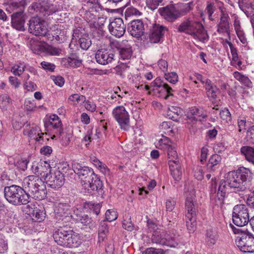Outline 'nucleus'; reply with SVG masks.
Listing matches in <instances>:
<instances>
[{
  "label": "nucleus",
  "mask_w": 254,
  "mask_h": 254,
  "mask_svg": "<svg viewBox=\"0 0 254 254\" xmlns=\"http://www.w3.org/2000/svg\"><path fill=\"white\" fill-rule=\"evenodd\" d=\"M140 12L139 10L133 7H129L127 9L125 12L126 17L130 16L131 15H140Z\"/></svg>",
  "instance_id": "338daca9"
},
{
  "label": "nucleus",
  "mask_w": 254,
  "mask_h": 254,
  "mask_svg": "<svg viewBox=\"0 0 254 254\" xmlns=\"http://www.w3.org/2000/svg\"><path fill=\"white\" fill-rule=\"evenodd\" d=\"M168 29L162 25L155 24L149 35V40L151 43H157L163 41L164 36Z\"/></svg>",
  "instance_id": "a211bd4d"
},
{
  "label": "nucleus",
  "mask_w": 254,
  "mask_h": 254,
  "mask_svg": "<svg viewBox=\"0 0 254 254\" xmlns=\"http://www.w3.org/2000/svg\"><path fill=\"white\" fill-rule=\"evenodd\" d=\"M160 129L164 133L172 132L173 130L172 122L170 121L163 122L160 126Z\"/></svg>",
  "instance_id": "603ef678"
},
{
  "label": "nucleus",
  "mask_w": 254,
  "mask_h": 254,
  "mask_svg": "<svg viewBox=\"0 0 254 254\" xmlns=\"http://www.w3.org/2000/svg\"><path fill=\"white\" fill-rule=\"evenodd\" d=\"M70 207L68 203L60 202L56 206L55 211L59 216H66L69 213Z\"/></svg>",
  "instance_id": "473e14b6"
},
{
  "label": "nucleus",
  "mask_w": 254,
  "mask_h": 254,
  "mask_svg": "<svg viewBox=\"0 0 254 254\" xmlns=\"http://www.w3.org/2000/svg\"><path fill=\"white\" fill-rule=\"evenodd\" d=\"M106 219L109 222L115 220L118 217L117 212L114 210H108L105 213Z\"/></svg>",
  "instance_id": "5fc2aeb1"
},
{
  "label": "nucleus",
  "mask_w": 254,
  "mask_h": 254,
  "mask_svg": "<svg viewBox=\"0 0 254 254\" xmlns=\"http://www.w3.org/2000/svg\"><path fill=\"white\" fill-rule=\"evenodd\" d=\"M222 9L218 5L217 1H207L206 6L205 9V13L207 15L208 19L211 21H214L218 16V11Z\"/></svg>",
  "instance_id": "bb28decb"
},
{
  "label": "nucleus",
  "mask_w": 254,
  "mask_h": 254,
  "mask_svg": "<svg viewBox=\"0 0 254 254\" xmlns=\"http://www.w3.org/2000/svg\"><path fill=\"white\" fill-rule=\"evenodd\" d=\"M220 116L221 118L223 120H230L231 118V114L229 110L227 108H224L220 112Z\"/></svg>",
  "instance_id": "69168bd1"
},
{
  "label": "nucleus",
  "mask_w": 254,
  "mask_h": 254,
  "mask_svg": "<svg viewBox=\"0 0 254 254\" xmlns=\"http://www.w3.org/2000/svg\"><path fill=\"white\" fill-rule=\"evenodd\" d=\"M166 79L169 82L175 84L178 80V76L176 72H171L165 75Z\"/></svg>",
  "instance_id": "4d7b16f0"
},
{
  "label": "nucleus",
  "mask_w": 254,
  "mask_h": 254,
  "mask_svg": "<svg viewBox=\"0 0 254 254\" xmlns=\"http://www.w3.org/2000/svg\"><path fill=\"white\" fill-rule=\"evenodd\" d=\"M178 31L191 35L194 38L204 42L208 36L203 25L198 22L187 20L182 23L178 27Z\"/></svg>",
  "instance_id": "20e7f679"
},
{
  "label": "nucleus",
  "mask_w": 254,
  "mask_h": 254,
  "mask_svg": "<svg viewBox=\"0 0 254 254\" xmlns=\"http://www.w3.org/2000/svg\"><path fill=\"white\" fill-rule=\"evenodd\" d=\"M169 139L168 138L161 139L156 143V146L159 149L166 150L169 160H178V154L175 148L169 144Z\"/></svg>",
  "instance_id": "412c9836"
},
{
  "label": "nucleus",
  "mask_w": 254,
  "mask_h": 254,
  "mask_svg": "<svg viewBox=\"0 0 254 254\" xmlns=\"http://www.w3.org/2000/svg\"><path fill=\"white\" fill-rule=\"evenodd\" d=\"M158 12L164 19L171 22L174 21L178 18L181 17L178 7L173 4L160 8L158 9Z\"/></svg>",
  "instance_id": "dca6fc26"
},
{
  "label": "nucleus",
  "mask_w": 254,
  "mask_h": 254,
  "mask_svg": "<svg viewBox=\"0 0 254 254\" xmlns=\"http://www.w3.org/2000/svg\"><path fill=\"white\" fill-rule=\"evenodd\" d=\"M59 132L60 135V137L63 141V143H64L65 145L68 144L70 141V138L71 137V134L70 133H67L61 131V129L59 130Z\"/></svg>",
  "instance_id": "bf43d9fd"
},
{
  "label": "nucleus",
  "mask_w": 254,
  "mask_h": 254,
  "mask_svg": "<svg viewBox=\"0 0 254 254\" xmlns=\"http://www.w3.org/2000/svg\"><path fill=\"white\" fill-rule=\"evenodd\" d=\"M32 172L38 177L41 176V178L45 179L51 170L50 165L43 161L40 163L34 162L31 166Z\"/></svg>",
  "instance_id": "b1692460"
},
{
  "label": "nucleus",
  "mask_w": 254,
  "mask_h": 254,
  "mask_svg": "<svg viewBox=\"0 0 254 254\" xmlns=\"http://www.w3.org/2000/svg\"><path fill=\"white\" fill-rule=\"evenodd\" d=\"M144 24L139 19L132 20L127 26V31L134 37L139 38L144 34Z\"/></svg>",
  "instance_id": "6ab92c4d"
},
{
  "label": "nucleus",
  "mask_w": 254,
  "mask_h": 254,
  "mask_svg": "<svg viewBox=\"0 0 254 254\" xmlns=\"http://www.w3.org/2000/svg\"><path fill=\"white\" fill-rule=\"evenodd\" d=\"M20 8V9H23V7L21 4L18 2L14 1L8 4L6 6V9L7 11L11 13L14 10Z\"/></svg>",
  "instance_id": "864d4df0"
},
{
  "label": "nucleus",
  "mask_w": 254,
  "mask_h": 254,
  "mask_svg": "<svg viewBox=\"0 0 254 254\" xmlns=\"http://www.w3.org/2000/svg\"><path fill=\"white\" fill-rule=\"evenodd\" d=\"M179 236V234L175 229H173L168 232L161 229L154 232L151 241L153 243L174 247L176 244H178Z\"/></svg>",
  "instance_id": "423d86ee"
},
{
  "label": "nucleus",
  "mask_w": 254,
  "mask_h": 254,
  "mask_svg": "<svg viewBox=\"0 0 254 254\" xmlns=\"http://www.w3.org/2000/svg\"><path fill=\"white\" fill-rule=\"evenodd\" d=\"M230 17L227 12L223 9H221V15L220 21L217 24V32L219 33H226L228 36L229 40L230 37Z\"/></svg>",
  "instance_id": "5701e85b"
},
{
  "label": "nucleus",
  "mask_w": 254,
  "mask_h": 254,
  "mask_svg": "<svg viewBox=\"0 0 254 254\" xmlns=\"http://www.w3.org/2000/svg\"><path fill=\"white\" fill-rule=\"evenodd\" d=\"M32 219L35 222H41L45 218V213L38 208H34L31 214Z\"/></svg>",
  "instance_id": "a19ab883"
},
{
  "label": "nucleus",
  "mask_w": 254,
  "mask_h": 254,
  "mask_svg": "<svg viewBox=\"0 0 254 254\" xmlns=\"http://www.w3.org/2000/svg\"><path fill=\"white\" fill-rule=\"evenodd\" d=\"M40 128L38 127L35 126L32 127L30 130H26L25 134H27L30 138H33L37 134L39 135Z\"/></svg>",
  "instance_id": "052dcab7"
},
{
  "label": "nucleus",
  "mask_w": 254,
  "mask_h": 254,
  "mask_svg": "<svg viewBox=\"0 0 254 254\" xmlns=\"http://www.w3.org/2000/svg\"><path fill=\"white\" fill-rule=\"evenodd\" d=\"M163 1V0H146V4L149 8L154 10Z\"/></svg>",
  "instance_id": "13d9d810"
},
{
  "label": "nucleus",
  "mask_w": 254,
  "mask_h": 254,
  "mask_svg": "<svg viewBox=\"0 0 254 254\" xmlns=\"http://www.w3.org/2000/svg\"><path fill=\"white\" fill-rule=\"evenodd\" d=\"M51 35L57 42H61L64 37V31L61 28V26L55 25L53 27Z\"/></svg>",
  "instance_id": "c9c22d12"
},
{
  "label": "nucleus",
  "mask_w": 254,
  "mask_h": 254,
  "mask_svg": "<svg viewBox=\"0 0 254 254\" xmlns=\"http://www.w3.org/2000/svg\"><path fill=\"white\" fill-rule=\"evenodd\" d=\"M66 61L67 65L73 67H79L82 64V60L77 59L75 56L68 57Z\"/></svg>",
  "instance_id": "de8ad7c7"
},
{
  "label": "nucleus",
  "mask_w": 254,
  "mask_h": 254,
  "mask_svg": "<svg viewBox=\"0 0 254 254\" xmlns=\"http://www.w3.org/2000/svg\"><path fill=\"white\" fill-rule=\"evenodd\" d=\"M123 227L124 229L129 231H131L133 230L134 225L130 220V218L124 220Z\"/></svg>",
  "instance_id": "0e129e2a"
},
{
  "label": "nucleus",
  "mask_w": 254,
  "mask_h": 254,
  "mask_svg": "<svg viewBox=\"0 0 254 254\" xmlns=\"http://www.w3.org/2000/svg\"><path fill=\"white\" fill-rule=\"evenodd\" d=\"M168 163L171 175L174 181L179 182L182 179V175L180 161L179 160H169Z\"/></svg>",
  "instance_id": "a878e982"
},
{
  "label": "nucleus",
  "mask_w": 254,
  "mask_h": 254,
  "mask_svg": "<svg viewBox=\"0 0 254 254\" xmlns=\"http://www.w3.org/2000/svg\"><path fill=\"white\" fill-rule=\"evenodd\" d=\"M235 243L242 252L254 253V235L252 233L248 231L242 233L236 238Z\"/></svg>",
  "instance_id": "6e6552de"
},
{
  "label": "nucleus",
  "mask_w": 254,
  "mask_h": 254,
  "mask_svg": "<svg viewBox=\"0 0 254 254\" xmlns=\"http://www.w3.org/2000/svg\"><path fill=\"white\" fill-rule=\"evenodd\" d=\"M218 239L216 231L213 229H207L206 233L205 242L209 246L214 245Z\"/></svg>",
  "instance_id": "72a5a7b5"
},
{
  "label": "nucleus",
  "mask_w": 254,
  "mask_h": 254,
  "mask_svg": "<svg viewBox=\"0 0 254 254\" xmlns=\"http://www.w3.org/2000/svg\"><path fill=\"white\" fill-rule=\"evenodd\" d=\"M22 188L25 192L35 199L42 200L47 194L46 185L42 179L37 176L29 175L24 178Z\"/></svg>",
  "instance_id": "f03ea898"
},
{
  "label": "nucleus",
  "mask_w": 254,
  "mask_h": 254,
  "mask_svg": "<svg viewBox=\"0 0 254 254\" xmlns=\"http://www.w3.org/2000/svg\"><path fill=\"white\" fill-rule=\"evenodd\" d=\"M232 220L233 223L239 227L244 226L250 222L247 206L244 204L235 205L233 209Z\"/></svg>",
  "instance_id": "1a4fd4ad"
},
{
  "label": "nucleus",
  "mask_w": 254,
  "mask_h": 254,
  "mask_svg": "<svg viewBox=\"0 0 254 254\" xmlns=\"http://www.w3.org/2000/svg\"><path fill=\"white\" fill-rule=\"evenodd\" d=\"M45 180L48 186L54 189L62 187L64 183V174L59 170H51Z\"/></svg>",
  "instance_id": "ddd939ff"
},
{
  "label": "nucleus",
  "mask_w": 254,
  "mask_h": 254,
  "mask_svg": "<svg viewBox=\"0 0 254 254\" xmlns=\"http://www.w3.org/2000/svg\"><path fill=\"white\" fill-rule=\"evenodd\" d=\"M108 29L112 35L117 38H120L125 34L126 25L122 18H117L110 23Z\"/></svg>",
  "instance_id": "f3484780"
},
{
  "label": "nucleus",
  "mask_w": 254,
  "mask_h": 254,
  "mask_svg": "<svg viewBox=\"0 0 254 254\" xmlns=\"http://www.w3.org/2000/svg\"><path fill=\"white\" fill-rule=\"evenodd\" d=\"M90 161L92 164L103 173L106 174L107 172H109V170L107 168V166L101 162L96 157L93 156L91 157Z\"/></svg>",
  "instance_id": "ea45409f"
},
{
  "label": "nucleus",
  "mask_w": 254,
  "mask_h": 254,
  "mask_svg": "<svg viewBox=\"0 0 254 254\" xmlns=\"http://www.w3.org/2000/svg\"><path fill=\"white\" fill-rule=\"evenodd\" d=\"M194 197L192 195L189 197L186 195L185 207L187 211L186 214V222L187 229L190 233L194 232L196 228V211L193 200Z\"/></svg>",
  "instance_id": "0eeeda50"
},
{
  "label": "nucleus",
  "mask_w": 254,
  "mask_h": 254,
  "mask_svg": "<svg viewBox=\"0 0 254 254\" xmlns=\"http://www.w3.org/2000/svg\"><path fill=\"white\" fill-rule=\"evenodd\" d=\"M112 114L121 129L124 130L129 129V116L124 106H118L114 108L112 111Z\"/></svg>",
  "instance_id": "9b49d317"
},
{
  "label": "nucleus",
  "mask_w": 254,
  "mask_h": 254,
  "mask_svg": "<svg viewBox=\"0 0 254 254\" xmlns=\"http://www.w3.org/2000/svg\"><path fill=\"white\" fill-rule=\"evenodd\" d=\"M72 167L74 172L78 175L83 184L95 174L92 169L82 166L77 162L73 163Z\"/></svg>",
  "instance_id": "4468645a"
},
{
  "label": "nucleus",
  "mask_w": 254,
  "mask_h": 254,
  "mask_svg": "<svg viewBox=\"0 0 254 254\" xmlns=\"http://www.w3.org/2000/svg\"><path fill=\"white\" fill-rule=\"evenodd\" d=\"M119 50L121 58L123 60H128L131 57L132 52L130 46L121 48Z\"/></svg>",
  "instance_id": "a18cd8bd"
},
{
  "label": "nucleus",
  "mask_w": 254,
  "mask_h": 254,
  "mask_svg": "<svg viewBox=\"0 0 254 254\" xmlns=\"http://www.w3.org/2000/svg\"><path fill=\"white\" fill-rule=\"evenodd\" d=\"M53 237L58 245L63 247H76L80 243L79 237L76 234L63 228L56 231Z\"/></svg>",
  "instance_id": "39448f33"
},
{
  "label": "nucleus",
  "mask_w": 254,
  "mask_h": 254,
  "mask_svg": "<svg viewBox=\"0 0 254 254\" xmlns=\"http://www.w3.org/2000/svg\"><path fill=\"white\" fill-rule=\"evenodd\" d=\"M252 178L251 171L245 167H241L236 171L228 173L226 179L228 187L234 192L243 191L247 188V183Z\"/></svg>",
  "instance_id": "f257e3e1"
},
{
  "label": "nucleus",
  "mask_w": 254,
  "mask_h": 254,
  "mask_svg": "<svg viewBox=\"0 0 254 254\" xmlns=\"http://www.w3.org/2000/svg\"><path fill=\"white\" fill-rule=\"evenodd\" d=\"M32 8L36 12H39L42 15L46 17L60 11L62 8V6L59 4H54L48 2L42 1L33 3Z\"/></svg>",
  "instance_id": "f8f14e48"
},
{
  "label": "nucleus",
  "mask_w": 254,
  "mask_h": 254,
  "mask_svg": "<svg viewBox=\"0 0 254 254\" xmlns=\"http://www.w3.org/2000/svg\"><path fill=\"white\" fill-rule=\"evenodd\" d=\"M41 65L44 69L51 72L53 71L56 67L54 64L46 61L42 62Z\"/></svg>",
  "instance_id": "e2e57ef3"
},
{
  "label": "nucleus",
  "mask_w": 254,
  "mask_h": 254,
  "mask_svg": "<svg viewBox=\"0 0 254 254\" xmlns=\"http://www.w3.org/2000/svg\"><path fill=\"white\" fill-rule=\"evenodd\" d=\"M28 24L29 32L36 36H44L48 32L45 21L39 17H32Z\"/></svg>",
  "instance_id": "9d476101"
},
{
  "label": "nucleus",
  "mask_w": 254,
  "mask_h": 254,
  "mask_svg": "<svg viewBox=\"0 0 254 254\" xmlns=\"http://www.w3.org/2000/svg\"><path fill=\"white\" fill-rule=\"evenodd\" d=\"M221 160L222 158L220 155L216 154L212 155L207 164L206 168L207 171L210 172L215 171L218 168V165Z\"/></svg>",
  "instance_id": "7c9ffc66"
},
{
  "label": "nucleus",
  "mask_w": 254,
  "mask_h": 254,
  "mask_svg": "<svg viewBox=\"0 0 254 254\" xmlns=\"http://www.w3.org/2000/svg\"><path fill=\"white\" fill-rule=\"evenodd\" d=\"M142 254H163V250L161 249L150 248L147 249Z\"/></svg>",
  "instance_id": "774afa93"
},
{
  "label": "nucleus",
  "mask_w": 254,
  "mask_h": 254,
  "mask_svg": "<svg viewBox=\"0 0 254 254\" xmlns=\"http://www.w3.org/2000/svg\"><path fill=\"white\" fill-rule=\"evenodd\" d=\"M68 100L72 101H76L77 103L81 104L85 101L86 98L83 95L74 94L69 96Z\"/></svg>",
  "instance_id": "6e6d98bb"
},
{
  "label": "nucleus",
  "mask_w": 254,
  "mask_h": 254,
  "mask_svg": "<svg viewBox=\"0 0 254 254\" xmlns=\"http://www.w3.org/2000/svg\"><path fill=\"white\" fill-rule=\"evenodd\" d=\"M79 44L83 50H87L91 45V41L88 35H84L79 39Z\"/></svg>",
  "instance_id": "c03bdc74"
},
{
  "label": "nucleus",
  "mask_w": 254,
  "mask_h": 254,
  "mask_svg": "<svg viewBox=\"0 0 254 254\" xmlns=\"http://www.w3.org/2000/svg\"><path fill=\"white\" fill-rule=\"evenodd\" d=\"M96 62L102 65L111 63L114 59V54L112 51L106 49H101L97 51L95 54Z\"/></svg>",
  "instance_id": "4be33fe9"
},
{
  "label": "nucleus",
  "mask_w": 254,
  "mask_h": 254,
  "mask_svg": "<svg viewBox=\"0 0 254 254\" xmlns=\"http://www.w3.org/2000/svg\"><path fill=\"white\" fill-rule=\"evenodd\" d=\"M49 122L50 125L54 128H59L62 125L61 121L56 115H53L50 116Z\"/></svg>",
  "instance_id": "49530a36"
},
{
  "label": "nucleus",
  "mask_w": 254,
  "mask_h": 254,
  "mask_svg": "<svg viewBox=\"0 0 254 254\" xmlns=\"http://www.w3.org/2000/svg\"><path fill=\"white\" fill-rule=\"evenodd\" d=\"M242 154H244L246 160L254 164V148L248 146H243L241 148Z\"/></svg>",
  "instance_id": "f704fd0d"
},
{
  "label": "nucleus",
  "mask_w": 254,
  "mask_h": 254,
  "mask_svg": "<svg viewBox=\"0 0 254 254\" xmlns=\"http://www.w3.org/2000/svg\"><path fill=\"white\" fill-rule=\"evenodd\" d=\"M77 220L84 225L88 226L90 228L95 227L96 220L92 219L88 215L83 214L79 216Z\"/></svg>",
  "instance_id": "4c0bfd02"
},
{
  "label": "nucleus",
  "mask_w": 254,
  "mask_h": 254,
  "mask_svg": "<svg viewBox=\"0 0 254 254\" xmlns=\"http://www.w3.org/2000/svg\"><path fill=\"white\" fill-rule=\"evenodd\" d=\"M206 117V113L202 108L196 107L190 108L187 113L188 118L195 122L201 121Z\"/></svg>",
  "instance_id": "cd10ccee"
},
{
  "label": "nucleus",
  "mask_w": 254,
  "mask_h": 254,
  "mask_svg": "<svg viewBox=\"0 0 254 254\" xmlns=\"http://www.w3.org/2000/svg\"><path fill=\"white\" fill-rule=\"evenodd\" d=\"M82 185L85 189L87 190L89 193H94V191H97L99 195H102L103 193L102 182L95 174Z\"/></svg>",
  "instance_id": "2eb2a0df"
},
{
  "label": "nucleus",
  "mask_w": 254,
  "mask_h": 254,
  "mask_svg": "<svg viewBox=\"0 0 254 254\" xmlns=\"http://www.w3.org/2000/svg\"><path fill=\"white\" fill-rule=\"evenodd\" d=\"M163 81H162L161 79L159 77L156 78L151 84L150 85H145L144 88L146 91H148V94H151V91H153L156 92L157 91L159 88L160 87L161 85L163 84Z\"/></svg>",
  "instance_id": "e433bc0d"
},
{
  "label": "nucleus",
  "mask_w": 254,
  "mask_h": 254,
  "mask_svg": "<svg viewBox=\"0 0 254 254\" xmlns=\"http://www.w3.org/2000/svg\"><path fill=\"white\" fill-rule=\"evenodd\" d=\"M87 207L90 209L91 212H93L94 214L98 215L100 212L101 207V205L99 203H93L91 202H88L87 204Z\"/></svg>",
  "instance_id": "3c124183"
},
{
  "label": "nucleus",
  "mask_w": 254,
  "mask_h": 254,
  "mask_svg": "<svg viewBox=\"0 0 254 254\" xmlns=\"http://www.w3.org/2000/svg\"><path fill=\"white\" fill-rule=\"evenodd\" d=\"M47 51L50 55L59 56L62 52V50L53 46H48L47 48Z\"/></svg>",
  "instance_id": "680f3d73"
},
{
  "label": "nucleus",
  "mask_w": 254,
  "mask_h": 254,
  "mask_svg": "<svg viewBox=\"0 0 254 254\" xmlns=\"http://www.w3.org/2000/svg\"><path fill=\"white\" fill-rule=\"evenodd\" d=\"M128 69L129 66L124 63L120 64L114 68L115 72L120 76H123Z\"/></svg>",
  "instance_id": "09e8293b"
},
{
  "label": "nucleus",
  "mask_w": 254,
  "mask_h": 254,
  "mask_svg": "<svg viewBox=\"0 0 254 254\" xmlns=\"http://www.w3.org/2000/svg\"><path fill=\"white\" fill-rule=\"evenodd\" d=\"M194 4L193 2H189L187 3H182L178 7V10L180 13V17L186 15L188 12L191 10Z\"/></svg>",
  "instance_id": "79ce46f5"
},
{
  "label": "nucleus",
  "mask_w": 254,
  "mask_h": 254,
  "mask_svg": "<svg viewBox=\"0 0 254 254\" xmlns=\"http://www.w3.org/2000/svg\"><path fill=\"white\" fill-rule=\"evenodd\" d=\"M238 3L240 8L249 17L253 12L252 10L253 9L251 3L248 0H239Z\"/></svg>",
  "instance_id": "58836bf2"
},
{
  "label": "nucleus",
  "mask_w": 254,
  "mask_h": 254,
  "mask_svg": "<svg viewBox=\"0 0 254 254\" xmlns=\"http://www.w3.org/2000/svg\"><path fill=\"white\" fill-rule=\"evenodd\" d=\"M25 20L23 9H20L11 15V25L16 30L24 31Z\"/></svg>",
  "instance_id": "393cba45"
},
{
  "label": "nucleus",
  "mask_w": 254,
  "mask_h": 254,
  "mask_svg": "<svg viewBox=\"0 0 254 254\" xmlns=\"http://www.w3.org/2000/svg\"><path fill=\"white\" fill-rule=\"evenodd\" d=\"M4 195L6 200L14 205H25L29 202V195L25 192L22 187L17 185L5 187Z\"/></svg>",
  "instance_id": "7ed1b4c3"
},
{
  "label": "nucleus",
  "mask_w": 254,
  "mask_h": 254,
  "mask_svg": "<svg viewBox=\"0 0 254 254\" xmlns=\"http://www.w3.org/2000/svg\"><path fill=\"white\" fill-rule=\"evenodd\" d=\"M105 20L103 18H95V20H89L88 21L89 26L92 31V34L94 37L99 40L101 37L104 36V30L103 29Z\"/></svg>",
  "instance_id": "aec40b11"
},
{
  "label": "nucleus",
  "mask_w": 254,
  "mask_h": 254,
  "mask_svg": "<svg viewBox=\"0 0 254 254\" xmlns=\"http://www.w3.org/2000/svg\"><path fill=\"white\" fill-rule=\"evenodd\" d=\"M109 232L108 228L105 221H102L100 222L98 234L99 240L103 241Z\"/></svg>",
  "instance_id": "37998d69"
},
{
  "label": "nucleus",
  "mask_w": 254,
  "mask_h": 254,
  "mask_svg": "<svg viewBox=\"0 0 254 254\" xmlns=\"http://www.w3.org/2000/svg\"><path fill=\"white\" fill-rule=\"evenodd\" d=\"M228 187L227 179L226 180H222L220 182L217 190V198L216 199L217 205L222 206L224 203V198L227 195Z\"/></svg>",
  "instance_id": "c85d7f7f"
},
{
  "label": "nucleus",
  "mask_w": 254,
  "mask_h": 254,
  "mask_svg": "<svg viewBox=\"0 0 254 254\" xmlns=\"http://www.w3.org/2000/svg\"><path fill=\"white\" fill-rule=\"evenodd\" d=\"M172 91V88L170 87L168 84L163 82L156 93L157 92L158 94L159 97L167 100L169 96L173 95L171 93Z\"/></svg>",
  "instance_id": "2f4dec72"
},
{
  "label": "nucleus",
  "mask_w": 254,
  "mask_h": 254,
  "mask_svg": "<svg viewBox=\"0 0 254 254\" xmlns=\"http://www.w3.org/2000/svg\"><path fill=\"white\" fill-rule=\"evenodd\" d=\"M26 66L23 64L20 63L19 64L15 65L12 67V71L15 75L20 76L25 70Z\"/></svg>",
  "instance_id": "8fccbe9b"
},
{
  "label": "nucleus",
  "mask_w": 254,
  "mask_h": 254,
  "mask_svg": "<svg viewBox=\"0 0 254 254\" xmlns=\"http://www.w3.org/2000/svg\"><path fill=\"white\" fill-rule=\"evenodd\" d=\"M204 88L206 90L207 97L209 98V100L213 101L217 98L219 89L210 79H207L206 80V85H204Z\"/></svg>",
  "instance_id": "c756f323"
}]
</instances>
